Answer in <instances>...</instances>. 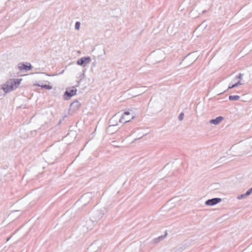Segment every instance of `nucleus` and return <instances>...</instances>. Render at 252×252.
Masks as SVG:
<instances>
[{
	"label": "nucleus",
	"mask_w": 252,
	"mask_h": 252,
	"mask_svg": "<svg viewBox=\"0 0 252 252\" xmlns=\"http://www.w3.org/2000/svg\"><path fill=\"white\" fill-rule=\"evenodd\" d=\"M91 61L90 57H84L78 60L77 63L78 65L85 66L87 64L89 63Z\"/></svg>",
	"instance_id": "20e7f679"
},
{
	"label": "nucleus",
	"mask_w": 252,
	"mask_h": 252,
	"mask_svg": "<svg viewBox=\"0 0 252 252\" xmlns=\"http://www.w3.org/2000/svg\"><path fill=\"white\" fill-rule=\"evenodd\" d=\"M18 67L20 71L27 72L30 70L32 68V66L29 63H21L18 64Z\"/></svg>",
	"instance_id": "7ed1b4c3"
},
{
	"label": "nucleus",
	"mask_w": 252,
	"mask_h": 252,
	"mask_svg": "<svg viewBox=\"0 0 252 252\" xmlns=\"http://www.w3.org/2000/svg\"><path fill=\"white\" fill-rule=\"evenodd\" d=\"M21 80H10L2 86V89L5 93L9 92L17 88L20 84Z\"/></svg>",
	"instance_id": "f257e3e1"
},
{
	"label": "nucleus",
	"mask_w": 252,
	"mask_h": 252,
	"mask_svg": "<svg viewBox=\"0 0 252 252\" xmlns=\"http://www.w3.org/2000/svg\"><path fill=\"white\" fill-rule=\"evenodd\" d=\"M206 12V10H203V11H202V13H205Z\"/></svg>",
	"instance_id": "6ab92c4d"
},
{
	"label": "nucleus",
	"mask_w": 252,
	"mask_h": 252,
	"mask_svg": "<svg viewBox=\"0 0 252 252\" xmlns=\"http://www.w3.org/2000/svg\"><path fill=\"white\" fill-rule=\"evenodd\" d=\"M237 85V84H236L235 85H232L231 87H229V88H232L234 87L235 86H236Z\"/></svg>",
	"instance_id": "f3484780"
},
{
	"label": "nucleus",
	"mask_w": 252,
	"mask_h": 252,
	"mask_svg": "<svg viewBox=\"0 0 252 252\" xmlns=\"http://www.w3.org/2000/svg\"><path fill=\"white\" fill-rule=\"evenodd\" d=\"M157 54L160 55L162 54L163 55V53L161 51H158L157 52L155 53V55H156Z\"/></svg>",
	"instance_id": "dca6fc26"
},
{
	"label": "nucleus",
	"mask_w": 252,
	"mask_h": 252,
	"mask_svg": "<svg viewBox=\"0 0 252 252\" xmlns=\"http://www.w3.org/2000/svg\"><path fill=\"white\" fill-rule=\"evenodd\" d=\"M251 193H252V188L246 192V195H249Z\"/></svg>",
	"instance_id": "4468645a"
},
{
	"label": "nucleus",
	"mask_w": 252,
	"mask_h": 252,
	"mask_svg": "<svg viewBox=\"0 0 252 252\" xmlns=\"http://www.w3.org/2000/svg\"><path fill=\"white\" fill-rule=\"evenodd\" d=\"M240 98V96L237 95H230L229 97V99L230 100H236Z\"/></svg>",
	"instance_id": "f8f14e48"
},
{
	"label": "nucleus",
	"mask_w": 252,
	"mask_h": 252,
	"mask_svg": "<svg viewBox=\"0 0 252 252\" xmlns=\"http://www.w3.org/2000/svg\"><path fill=\"white\" fill-rule=\"evenodd\" d=\"M37 85L41 87L42 88H44L48 90H50L52 88V86H51L49 83L45 84H37Z\"/></svg>",
	"instance_id": "9b49d317"
},
{
	"label": "nucleus",
	"mask_w": 252,
	"mask_h": 252,
	"mask_svg": "<svg viewBox=\"0 0 252 252\" xmlns=\"http://www.w3.org/2000/svg\"><path fill=\"white\" fill-rule=\"evenodd\" d=\"M170 29H171V27H168V29H167V32H170Z\"/></svg>",
	"instance_id": "a211bd4d"
},
{
	"label": "nucleus",
	"mask_w": 252,
	"mask_h": 252,
	"mask_svg": "<svg viewBox=\"0 0 252 252\" xmlns=\"http://www.w3.org/2000/svg\"><path fill=\"white\" fill-rule=\"evenodd\" d=\"M183 117H184V114L181 113L179 117V119L180 120H182L183 119Z\"/></svg>",
	"instance_id": "2eb2a0df"
},
{
	"label": "nucleus",
	"mask_w": 252,
	"mask_h": 252,
	"mask_svg": "<svg viewBox=\"0 0 252 252\" xmlns=\"http://www.w3.org/2000/svg\"><path fill=\"white\" fill-rule=\"evenodd\" d=\"M80 26V23L79 22H76L75 24V28L76 30H79Z\"/></svg>",
	"instance_id": "ddd939ff"
},
{
	"label": "nucleus",
	"mask_w": 252,
	"mask_h": 252,
	"mask_svg": "<svg viewBox=\"0 0 252 252\" xmlns=\"http://www.w3.org/2000/svg\"><path fill=\"white\" fill-rule=\"evenodd\" d=\"M76 92L77 90L74 87L68 88L63 95L64 99L65 100L69 99L72 96L76 95Z\"/></svg>",
	"instance_id": "f03ea898"
},
{
	"label": "nucleus",
	"mask_w": 252,
	"mask_h": 252,
	"mask_svg": "<svg viewBox=\"0 0 252 252\" xmlns=\"http://www.w3.org/2000/svg\"><path fill=\"white\" fill-rule=\"evenodd\" d=\"M35 75L34 77L39 79H45L49 75L43 72H36L32 73Z\"/></svg>",
	"instance_id": "6e6552de"
},
{
	"label": "nucleus",
	"mask_w": 252,
	"mask_h": 252,
	"mask_svg": "<svg viewBox=\"0 0 252 252\" xmlns=\"http://www.w3.org/2000/svg\"><path fill=\"white\" fill-rule=\"evenodd\" d=\"M161 59H160L158 61V62H159L160 61V60H161Z\"/></svg>",
	"instance_id": "aec40b11"
},
{
	"label": "nucleus",
	"mask_w": 252,
	"mask_h": 252,
	"mask_svg": "<svg viewBox=\"0 0 252 252\" xmlns=\"http://www.w3.org/2000/svg\"><path fill=\"white\" fill-rule=\"evenodd\" d=\"M232 76H233L234 79H242L244 76V73H238L237 72H234L231 74Z\"/></svg>",
	"instance_id": "1a4fd4ad"
},
{
	"label": "nucleus",
	"mask_w": 252,
	"mask_h": 252,
	"mask_svg": "<svg viewBox=\"0 0 252 252\" xmlns=\"http://www.w3.org/2000/svg\"><path fill=\"white\" fill-rule=\"evenodd\" d=\"M194 61L190 59V57L189 55L187 56L181 63L182 66L186 67L191 65Z\"/></svg>",
	"instance_id": "39448f33"
},
{
	"label": "nucleus",
	"mask_w": 252,
	"mask_h": 252,
	"mask_svg": "<svg viewBox=\"0 0 252 252\" xmlns=\"http://www.w3.org/2000/svg\"><path fill=\"white\" fill-rule=\"evenodd\" d=\"M221 201V199L219 198H215L212 199L208 200L206 202V204L209 206L214 205Z\"/></svg>",
	"instance_id": "423d86ee"
},
{
	"label": "nucleus",
	"mask_w": 252,
	"mask_h": 252,
	"mask_svg": "<svg viewBox=\"0 0 252 252\" xmlns=\"http://www.w3.org/2000/svg\"><path fill=\"white\" fill-rule=\"evenodd\" d=\"M223 119V117H218L216 118L215 119L211 120L210 121V123L214 124V125H218Z\"/></svg>",
	"instance_id": "9d476101"
},
{
	"label": "nucleus",
	"mask_w": 252,
	"mask_h": 252,
	"mask_svg": "<svg viewBox=\"0 0 252 252\" xmlns=\"http://www.w3.org/2000/svg\"><path fill=\"white\" fill-rule=\"evenodd\" d=\"M130 114L129 112H126L124 113L123 115L121 117V121L124 123L128 122L130 121V120L134 118V116L132 115L130 118H126V116L129 115Z\"/></svg>",
	"instance_id": "0eeeda50"
}]
</instances>
